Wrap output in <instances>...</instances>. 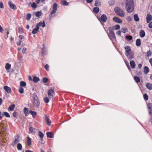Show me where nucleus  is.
I'll list each match as a JSON object with an SVG mask.
<instances>
[{
	"mask_svg": "<svg viewBox=\"0 0 152 152\" xmlns=\"http://www.w3.org/2000/svg\"><path fill=\"white\" fill-rule=\"evenodd\" d=\"M147 107L148 109H150L149 113L150 114L152 113V104L148 103L147 104Z\"/></svg>",
	"mask_w": 152,
	"mask_h": 152,
	"instance_id": "13",
	"label": "nucleus"
},
{
	"mask_svg": "<svg viewBox=\"0 0 152 152\" xmlns=\"http://www.w3.org/2000/svg\"><path fill=\"white\" fill-rule=\"evenodd\" d=\"M8 4L10 8L14 10L16 9V6L15 4H13L11 1H9L8 2Z\"/></svg>",
	"mask_w": 152,
	"mask_h": 152,
	"instance_id": "8",
	"label": "nucleus"
},
{
	"mask_svg": "<svg viewBox=\"0 0 152 152\" xmlns=\"http://www.w3.org/2000/svg\"><path fill=\"white\" fill-rule=\"evenodd\" d=\"M39 102L37 96L36 95H34L33 96V104L34 106L36 107H38L39 105Z\"/></svg>",
	"mask_w": 152,
	"mask_h": 152,
	"instance_id": "3",
	"label": "nucleus"
},
{
	"mask_svg": "<svg viewBox=\"0 0 152 152\" xmlns=\"http://www.w3.org/2000/svg\"><path fill=\"white\" fill-rule=\"evenodd\" d=\"M130 64L131 68L132 69H134L135 68L136 66V64L134 61H131L130 62Z\"/></svg>",
	"mask_w": 152,
	"mask_h": 152,
	"instance_id": "18",
	"label": "nucleus"
},
{
	"mask_svg": "<svg viewBox=\"0 0 152 152\" xmlns=\"http://www.w3.org/2000/svg\"><path fill=\"white\" fill-rule=\"evenodd\" d=\"M15 142H17L19 141V137L18 135H16L15 136Z\"/></svg>",
	"mask_w": 152,
	"mask_h": 152,
	"instance_id": "36",
	"label": "nucleus"
},
{
	"mask_svg": "<svg viewBox=\"0 0 152 152\" xmlns=\"http://www.w3.org/2000/svg\"><path fill=\"white\" fill-rule=\"evenodd\" d=\"M94 5L96 6H99L101 5V3L99 0H96L95 1Z\"/></svg>",
	"mask_w": 152,
	"mask_h": 152,
	"instance_id": "24",
	"label": "nucleus"
},
{
	"mask_svg": "<svg viewBox=\"0 0 152 152\" xmlns=\"http://www.w3.org/2000/svg\"><path fill=\"white\" fill-rule=\"evenodd\" d=\"M122 32L123 33H126V30H127V29H126V28H123L122 29Z\"/></svg>",
	"mask_w": 152,
	"mask_h": 152,
	"instance_id": "61",
	"label": "nucleus"
},
{
	"mask_svg": "<svg viewBox=\"0 0 152 152\" xmlns=\"http://www.w3.org/2000/svg\"><path fill=\"white\" fill-rule=\"evenodd\" d=\"M9 34V32L8 30L7 31V34L5 35L4 37L5 39L8 38V34Z\"/></svg>",
	"mask_w": 152,
	"mask_h": 152,
	"instance_id": "49",
	"label": "nucleus"
},
{
	"mask_svg": "<svg viewBox=\"0 0 152 152\" xmlns=\"http://www.w3.org/2000/svg\"><path fill=\"white\" fill-rule=\"evenodd\" d=\"M125 54L126 56H128L131 51L130 47L127 46L125 47Z\"/></svg>",
	"mask_w": 152,
	"mask_h": 152,
	"instance_id": "6",
	"label": "nucleus"
},
{
	"mask_svg": "<svg viewBox=\"0 0 152 152\" xmlns=\"http://www.w3.org/2000/svg\"><path fill=\"white\" fill-rule=\"evenodd\" d=\"M146 19L147 23H149L152 20V15L149 14H148L147 15Z\"/></svg>",
	"mask_w": 152,
	"mask_h": 152,
	"instance_id": "14",
	"label": "nucleus"
},
{
	"mask_svg": "<svg viewBox=\"0 0 152 152\" xmlns=\"http://www.w3.org/2000/svg\"><path fill=\"white\" fill-rule=\"evenodd\" d=\"M115 13L118 15L123 17L124 16V12L120 8L116 7L115 8Z\"/></svg>",
	"mask_w": 152,
	"mask_h": 152,
	"instance_id": "2",
	"label": "nucleus"
},
{
	"mask_svg": "<svg viewBox=\"0 0 152 152\" xmlns=\"http://www.w3.org/2000/svg\"><path fill=\"white\" fill-rule=\"evenodd\" d=\"M42 14V13L39 11L37 12L35 14L36 16L38 17H39Z\"/></svg>",
	"mask_w": 152,
	"mask_h": 152,
	"instance_id": "39",
	"label": "nucleus"
},
{
	"mask_svg": "<svg viewBox=\"0 0 152 152\" xmlns=\"http://www.w3.org/2000/svg\"><path fill=\"white\" fill-rule=\"evenodd\" d=\"M57 4L56 3L53 4V10L50 13V15H52V16H53L52 15L54 14L56 11L57 10Z\"/></svg>",
	"mask_w": 152,
	"mask_h": 152,
	"instance_id": "4",
	"label": "nucleus"
},
{
	"mask_svg": "<svg viewBox=\"0 0 152 152\" xmlns=\"http://www.w3.org/2000/svg\"><path fill=\"white\" fill-rule=\"evenodd\" d=\"M149 70L148 67L147 66H145L144 68V72L145 74H147L149 72Z\"/></svg>",
	"mask_w": 152,
	"mask_h": 152,
	"instance_id": "22",
	"label": "nucleus"
},
{
	"mask_svg": "<svg viewBox=\"0 0 152 152\" xmlns=\"http://www.w3.org/2000/svg\"><path fill=\"white\" fill-rule=\"evenodd\" d=\"M48 79L46 77H44L43 79V82L44 83H46L48 82Z\"/></svg>",
	"mask_w": 152,
	"mask_h": 152,
	"instance_id": "50",
	"label": "nucleus"
},
{
	"mask_svg": "<svg viewBox=\"0 0 152 152\" xmlns=\"http://www.w3.org/2000/svg\"><path fill=\"white\" fill-rule=\"evenodd\" d=\"M145 35V33L143 30H141L140 32V36L141 37H144Z\"/></svg>",
	"mask_w": 152,
	"mask_h": 152,
	"instance_id": "19",
	"label": "nucleus"
},
{
	"mask_svg": "<svg viewBox=\"0 0 152 152\" xmlns=\"http://www.w3.org/2000/svg\"><path fill=\"white\" fill-rule=\"evenodd\" d=\"M107 17L104 14L102 15L101 17V19L103 22H105L107 20Z\"/></svg>",
	"mask_w": 152,
	"mask_h": 152,
	"instance_id": "16",
	"label": "nucleus"
},
{
	"mask_svg": "<svg viewBox=\"0 0 152 152\" xmlns=\"http://www.w3.org/2000/svg\"><path fill=\"white\" fill-rule=\"evenodd\" d=\"M136 45L137 46H140L141 45V41L140 39H137L136 41Z\"/></svg>",
	"mask_w": 152,
	"mask_h": 152,
	"instance_id": "23",
	"label": "nucleus"
},
{
	"mask_svg": "<svg viewBox=\"0 0 152 152\" xmlns=\"http://www.w3.org/2000/svg\"><path fill=\"white\" fill-rule=\"evenodd\" d=\"M146 87L149 90L152 89V84L150 83H148L146 84Z\"/></svg>",
	"mask_w": 152,
	"mask_h": 152,
	"instance_id": "20",
	"label": "nucleus"
},
{
	"mask_svg": "<svg viewBox=\"0 0 152 152\" xmlns=\"http://www.w3.org/2000/svg\"><path fill=\"white\" fill-rule=\"evenodd\" d=\"M143 97L144 99L145 100H148V96L146 94H144L143 95Z\"/></svg>",
	"mask_w": 152,
	"mask_h": 152,
	"instance_id": "46",
	"label": "nucleus"
},
{
	"mask_svg": "<svg viewBox=\"0 0 152 152\" xmlns=\"http://www.w3.org/2000/svg\"><path fill=\"white\" fill-rule=\"evenodd\" d=\"M0 8H4V6L2 2H0Z\"/></svg>",
	"mask_w": 152,
	"mask_h": 152,
	"instance_id": "56",
	"label": "nucleus"
},
{
	"mask_svg": "<svg viewBox=\"0 0 152 152\" xmlns=\"http://www.w3.org/2000/svg\"><path fill=\"white\" fill-rule=\"evenodd\" d=\"M134 19L136 21H138L139 20V18L138 15L137 14H135L134 15Z\"/></svg>",
	"mask_w": 152,
	"mask_h": 152,
	"instance_id": "29",
	"label": "nucleus"
},
{
	"mask_svg": "<svg viewBox=\"0 0 152 152\" xmlns=\"http://www.w3.org/2000/svg\"><path fill=\"white\" fill-rule=\"evenodd\" d=\"M134 79L135 81L137 83H138L140 82V78L137 76H135L134 77Z\"/></svg>",
	"mask_w": 152,
	"mask_h": 152,
	"instance_id": "26",
	"label": "nucleus"
},
{
	"mask_svg": "<svg viewBox=\"0 0 152 152\" xmlns=\"http://www.w3.org/2000/svg\"><path fill=\"white\" fill-rule=\"evenodd\" d=\"M61 3L64 6H67L68 5V3L66 1L64 0H61Z\"/></svg>",
	"mask_w": 152,
	"mask_h": 152,
	"instance_id": "31",
	"label": "nucleus"
},
{
	"mask_svg": "<svg viewBox=\"0 0 152 152\" xmlns=\"http://www.w3.org/2000/svg\"><path fill=\"white\" fill-rule=\"evenodd\" d=\"M41 26H42L43 28L45 26V25L44 21L42 22L41 21L39 23L37 24L36 27L39 28V27Z\"/></svg>",
	"mask_w": 152,
	"mask_h": 152,
	"instance_id": "11",
	"label": "nucleus"
},
{
	"mask_svg": "<svg viewBox=\"0 0 152 152\" xmlns=\"http://www.w3.org/2000/svg\"><path fill=\"white\" fill-rule=\"evenodd\" d=\"M45 119L47 124L48 126H50L51 124V121L50 119L47 117L46 115H45Z\"/></svg>",
	"mask_w": 152,
	"mask_h": 152,
	"instance_id": "15",
	"label": "nucleus"
},
{
	"mask_svg": "<svg viewBox=\"0 0 152 152\" xmlns=\"http://www.w3.org/2000/svg\"><path fill=\"white\" fill-rule=\"evenodd\" d=\"M26 85V83L24 81H21L20 83V86L22 87H25Z\"/></svg>",
	"mask_w": 152,
	"mask_h": 152,
	"instance_id": "35",
	"label": "nucleus"
},
{
	"mask_svg": "<svg viewBox=\"0 0 152 152\" xmlns=\"http://www.w3.org/2000/svg\"><path fill=\"white\" fill-rule=\"evenodd\" d=\"M34 129L32 127H30L29 128V130L31 132H32L34 131Z\"/></svg>",
	"mask_w": 152,
	"mask_h": 152,
	"instance_id": "58",
	"label": "nucleus"
},
{
	"mask_svg": "<svg viewBox=\"0 0 152 152\" xmlns=\"http://www.w3.org/2000/svg\"><path fill=\"white\" fill-rule=\"evenodd\" d=\"M31 7L33 8H35L37 7V5L35 3L33 2L31 5Z\"/></svg>",
	"mask_w": 152,
	"mask_h": 152,
	"instance_id": "45",
	"label": "nucleus"
},
{
	"mask_svg": "<svg viewBox=\"0 0 152 152\" xmlns=\"http://www.w3.org/2000/svg\"><path fill=\"white\" fill-rule=\"evenodd\" d=\"M39 77H37L36 76H34L33 77V81L35 83H36L39 81Z\"/></svg>",
	"mask_w": 152,
	"mask_h": 152,
	"instance_id": "25",
	"label": "nucleus"
},
{
	"mask_svg": "<svg viewBox=\"0 0 152 152\" xmlns=\"http://www.w3.org/2000/svg\"><path fill=\"white\" fill-rule=\"evenodd\" d=\"M116 34L117 35L120 36L121 34V31H118L116 32Z\"/></svg>",
	"mask_w": 152,
	"mask_h": 152,
	"instance_id": "63",
	"label": "nucleus"
},
{
	"mask_svg": "<svg viewBox=\"0 0 152 152\" xmlns=\"http://www.w3.org/2000/svg\"><path fill=\"white\" fill-rule=\"evenodd\" d=\"M113 20L117 23H120L122 22V20L117 17H114L113 18Z\"/></svg>",
	"mask_w": 152,
	"mask_h": 152,
	"instance_id": "10",
	"label": "nucleus"
},
{
	"mask_svg": "<svg viewBox=\"0 0 152 152\" xmlns=\"http://www.w3.org/2000/svg\"><path fill=\"white\" fill-rule=\"evenodd\" d=\"M24 111L25 115L26 116H27L28 114V108L26 107L24 108Z\"/></svg>",
	"mask_w": 152,
	"mask_h": 152,
	"instance_id": "32",
	"label": "nucleus"
},
{
	"mask_svg": "<svg viewBox=\"0 0 152 152\" xmlns=\"http://www.w3.org/2000/svg\"><path fill=\"white\" fill-rule=\"evenodd\" d=\"M31 16V14H27L26 15V19L27 20H29Z\"/></svg>",
	"mask_w": 152,
	"mask_h": 152,
	"instance_id": "34",
	"label": "nucleus"
},
{
	"mask_svg": "<svg viewBox=\"0 0 152 152\" xmlns=\"http://www.w3.org/2000/svg\"><path fill=\"white\" fill-rule=\"evenodd\" d=\"M126 19L129 22H130L132 20V18L130 16L128 17Z\"/></svg>",
	"mask_w": 152,
	"mask_h": 152,
	"instance_id": "55",
	"label": "nucleus"
},
{
	"mask_svg": "<svg viewBox=\"0 0 152 152\" xmlns=\"http://www.w3.org/2000/svg\"><path fill=\"white\" fill-rule=\"evenodd\" d=\"M26 50L27 49L26 48H23L22 50V52L23 53H26Z\"/></svg>",
	"mask_w": 152,
	"mask_h": 152,
	"instance_id": "60",
	"label": "nucleus"
},
{
	"mask_svg": "<svg viewBox=\"0 0 152 152\" xmlns=\"http://www.w3.org/2000/svg\"><path fill=\"white\" fill-rule=\"evenodd\" d=\"M151 54L152 53L150 51V50H149L147 52V56L148 57L150 56H151Z\"/></svg>",
	"mask_w": 152,
	"mask_h": 152,
	"instance_id": "52",
	"label": "nucleus"
},
{
	"mask_svg": "<svg viewBox=\"0 0 152 152\" xmlns=\"http://www.w3.org/2000/svg\"><path fill=\"white\" fill-rule=\"evenodd\" d=\"M38 135L39 137L41 138H42L44 137V134L43 133L39 131L38 132Z\"/></svg>",
	"mask_w": 152,
	"mask_h": 152,
	"instance_id": "38",
	"label": "nucleus"
},
{
	"mask_svg": "<svg viewBox=\"0 0 152 152\" xmlns=\"http://www.w3.org/2000/svg\"><path fill=\"white\" fill-rule=\"evenodd\" d=\"M5 124L4 122H2L0 124V130H1L2 132H4L6 130Z\"/></svg>",
	"mask_w": 152,
	"mask_h": 152,
	"instance_id": "5",
	"label": "nucleus"
},
{
	"mask_svg": "<svg viewBox=\"0 0 152 152\" xmlns=\"http://www.w3.org/2000/svg\"><path fill=\"white\" fill-rule=\"evenodd\" d=\"M31 139L28 137H27V142H31Z\"/></svg>",
	"mask_w": 152,
	"mask_h": 152,
	"instance_id": "57",
	"label": "nucleus"
},
{
	"mask_svg": "<svg viewBox=\"0 0 152 152\" xmlns=\"http://www.w3.org/2000/svg\"><path fill=\"white\" fill-rule=\"evenodd\" d=\"M148 27L150 28H152V22H151L148 24Z\"/></svg>",
	"mask_w": 152,
	"mask_h": 152,
	"instance_id": "62",
	"label": "nucleus"
},
{
	"mask_svg": "<svg viewBox=\"0 0 152 152\" xmlns=\"http://www.w3.org/2000/svg\"><path fill=\"white\" fill-rule=\"evenodd\" d=\"M43 48L42 49V52L43 54H45L44 50H45V46L44 45H43Z\"/></svg>",
	"mask_w": 152,
	"mask_h": 152,
	"instance_id": "59",
	"label": "nucleus"
},
{
	"mask_svg": "<svg viewBox=\"0 0 152 152\" xmlns=\"http://www.w3.org/2000/svg\"><path fill=\"white\" fill-rule=\"evenodd\" d=\"M4 117V115L1 113L0 112V118H2Z\"/></svg>",
	"mask_w": 152,
	"mask_h": 152,
	"instance_id": "64",
	"label": "nucleus"
},
{
	"mask_svg": "<svg viewBox=\"0 0 152 152\" xmlns=\"http://www.w3.org/2000/svg\"><path fill=\"white\" fill-rule=\"evenodd\" d=\"M127 56L128 57V58L130 60L133 58V55L132 54L130 53H129Z\"/></svg>",
	"mask_w": 152,
	"mask_h": 152,
	"instance_id": "44",
	"label": "nucleus"
},
{
	"mask_svg": "<svg viewBox=\"0 0 152 152\" xmlns=\"http://www.w3.org/2000/svg\"><path fill=\"white\" fill-rule=\"evenodd\" d=\"M17 149L18 150H21L22 148V146L20 143H18L17 146Z\"/></svg>",
	"mask_w": 152,
	"mask_h": 152,
	"instance_id": "33",
	"label": "nucleus"
},
{
	"mask_svg": "<svg viewBox=\"0 0 152 152\" xmlns=\"http://www.w3.org/2000/svg\"><path fill=\"white\" fill-rule=\"evenodd\" d=\"M126 9L128 12H132L134 9V3L133 0H127L126 3Z\"/></svg>",
	"mask_w": 152,
	"mask_h": 152,
	"instance_id": "1",
	"label": "nucleus"
},
{
	"mask_svg": "<svg viewBox=\"0 0 152 152\" xmlns=\"http://www.w3.org/2000/svg\"><path fill=\"white\" fill-rule=\"evenodd\" d=\"M114 3V1L113 0H112L109 2L108 4L110 6H111L113 5Z\"/></svg>",
	"mask_w": 152,
	"mask_h": 152,
	"instance_id": "51",
	"label": "nucleus"
},
{
	"mask_svg": "<svg viewBox=\"0 0 152 152\" xmlns=\"http://www.w3.org/2000/svg\"><path fill=\"white\" fill-rule=\"evenodd\" d=\"M39 28L38 27H36V28H34L33 30L32 33L33 34H36L37 33Z\"/></svg>",
	"mask_w": 152,
	"mask_h": 152,
	"instance_id": "27",
	"label": "nucleus"
},
{
	"mask_svg": "<svg viewBox=\"0 0 152 152\" xmlns=\"http://www.w3.org/2000/svg\"><path fill=\"white\" fill-rule=\"evenodd\" d=\"M24 89L22 87H20L19 89V92L20 94H23V93Z\"/></svg>",
	"mask_w": 152,
	"mask_h": 152,
	"instance_id": "42",
	"label": "nucleus"
},
{
	"mask_svg": "<svg viewBox=\"0 0 152 152\" xmlns=\"http://www.w3.org/2000/svg\"><path fill=\"white\" fill-rule=\"evenodd\" d=\"M19 38L20 39L19 41H20V42H22L23 41V39L24 37L23 36L20 35L19 36Z\"/></svg>",
	"mask_w": 152,
	"mask_h": 152,
	"instance_id": "37",
	"label": "nucleus"
},
{
	"mask_svg": "<svg viewBox=\"0 0 152 152\" xmlns=\"http://www.w3.org/2000/svg\"><path fill=\"white\" fill-rule=\"evenodd\" d=\"M29 113L33 116H34L37 114V113L36 112L33 111L31 110L29 111Z\"/></svg>",
	"mask_w": 152,
	"mask_h": 152,
	"instance_id": "40",
	"label": "nucleus"
},
{
	"mask_svg": "<svg viewBox=\"0 0 152 152\" xmlns=\"http://www.w3.org/2000/svg\"><path fill=\"white\" fill-rule=\"evenodd\" d=\"M49 67L48 65L47 64H46L45 66V68L47 71L49 70Z\"/></svg>",
	"mask_w": 152,
	"mask_h": 152,
	"instance_id": "54",
	"label": "nucleus"
},
{
	"mask_svg": "<svg viewBox=\"0 0 152 152\" xmlns=\"http://www.w3.org/2000/svg\"><path fill=\"white\" fill-rule=\"evenodd\" d=\"M54 94V91L53 90L51 89L49 90L48 92V95L49 97L50 98H52Z\"/></svg>",
	"mask_w": 152,
	"mask_h": 152,
	"instance_id": "7",
	"label": "nucleus"
},
{
	"mask_svg": "<svg viewBox=\"0 0 152 152\" xmlns=\"http://www.w3.org/2000/svg\"><path fill=\"white\" fill-rule=\"evenodd\" d=\"M5 133H3V132L2 133H1V137L0 138V139L1 140L2 139H3V137H4V135H5L6 134H5Z\"/></svg>",
	"mask_w": 152,
	"mask_h": 152,
	"instance_id": "53",
	"label": "nucleus"
},
{
	"mask_svg": "<svg viewBox=\"0 0 152 152\" xmlns=\"http://www.w3.org/2000/svg\"><path fill=\"white\" fill-rule=\"evenodd\" d=\"M108 30L110 33V34L111 36L113 38H115V35L114 33L113 30L112 28L110 27L108 28Z\"/></svg>",
	"mask_w": 152,
	"mask_h": 152,
	"instance_id": "12",
	"label": "nucleus"
},
{
	"mask_svg": "<svg viewBox=\"0 0 152 152\" xmlns=\"http://www.w3.org/2000/svg\"><path fill=\"white\" fill-rule=\"evenodd\" d=\"M44 100L45 102L46 103H48L49 101V99L47 97H46L45 98H44Z\"/></svg>",
	"mask_w": 152,
	"mask_h": 152,
	"instance_id": "48",
	"label": "nucleus"
},
{
	"mask_svg": "<svg viewBox=\"0 0 152 152\" xmlns=\"http://www.w3.org/2000/svg\"><path fill=\"white\" fill-rule=\"evenodd\" d=\"M115 30H116L119 29L120 28V26L119 25H117L114 26L113 27Z\"/></svg>",
	"mask_w": 152,
	"mask_h": 152,
	"instance_id": "41",
	"label": "nucleus"
},
{
	"mask_svg": "<svg viewBox=\"0 0 152 152\" xmlns=\"http://www.w3.org/2000/svg\"><path fill=\"white\" fill-rule=\"evenodd\" d=\"M3 88L7 93H10L11 92L12 90L11 88L7 86H4Z\"/></svg>",
	"mask_w": 152,
	"mask_h": 152,
	"instance_id": "9",
	"label": "nucleus"
},
{
	"mask_svg": "<svg viewBox=\"0 0 152 152\" xmlns=\"http://www.w3.org/2000/svg\"><path fill=\"white\" fill-rule=\"evenodd\" d=\"M11 67V65L8 63L6 64L5 66V69L6 70H9L10 69Z\"/></svg>",
	"mask_w": 152,
	"mask_h": 152,
	"instance_id": "28",
	"label": "nucleus"
},
{
	"mask_svg": "<svg viewBox=\"0 0 152 152\" xmlns=\"http://www.w3.org/2000/svg\"><path fill=\"white\" fill-rule=\"evenodd\" d=\"M4 115L5 117H7V118H9L10 117V116L9 115V114L7 112H4V113L3 114Z\"/></svg>",
	"mask_w": 152,
	"mask_h": 152,
	"instance_id": "43",
	"label": "nucleus"
},
{
	"mask_svg": "<svg viewBox=\"0 0 152 152\" xmlns=\"http://www.w3.org/2000/svg\"><path fill=\"white\" fill-rule=\"evenodd\" d=\"M126 38L129 40H131L132 39V37L131 35L126 36Z\"/></svg>",
	"mask_w": 152,
	"mask_h": 152,
	"instance_id": "47",
	"label": "nucleus"
},
{
	"mask_svg": "<svg viewBox=\"0 0 152 152\" xmlns=\"http://www.w3.org/2000/svg\"><path fill=\"white\" fill-rule=\"evenodd\" d=\"M15 107V105L14 104H12L9 107L8 109L10 111H12L14 110Z\"/></svg>",
	"mask_w": 152,
	"mask_h": 152,
	"instance_id": "21",
	"label": "nucleus"
},
{
	"mask_svg": "<svg viewBox=\"0 0 152 152\" xmlns=\"http://www.w3.org/2000/svg\"><path fill=\"white\" fill-rule=\"evenodd\" d=\"M47 136L48 137L51 138L53 137L54 134L52 132H48L46 133Z\"/></svg>",
	"mask_w": 152,
	"mask_h": 152,
	"instance_id": "17",
	"label": "nucleus"
},
{
	"mask_svg": "<svg viewBox=\"0 0 152 152\" xmlns=\"http://www.w3.org/2000/svg\"><path fill=\"white\" fill-rule=\"evenodd\" d=\"M93 11L96 13H98L99 11V9L98 7H95L93 9Z\"/></svg>",
	"mask_w": 152,
	"mask_h": 152,
	"instance_id": "30",
	"label": "nucleus"
}]
</instances>
